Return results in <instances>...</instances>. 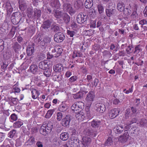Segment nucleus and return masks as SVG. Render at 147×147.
Returning a JSON list of instances; mask_svg holds the SVG:
<instances>
[{"mask_svg":"<svg viewBox=\"0 0 147 147\" xmlns=\"http://www.w3.org/2000/svg\"><path fill=\"white\" fill-rule=\"evenodd\" d=\"M34 16L37 19L40 17L41 15V11L40 9H35L34 10Z\"/></svg>","mask_w":147,"mask_h":147,"instance_id":"c9c22d12","label":"nucleus"},{"mask_svg":"<svg viewBox=\"0 0 147 147\" xmlns=\"http://www.w3.org/2000/svg\"><path fill=\"white\" fill-rule=\"evenodd\" d=\"M94 108L96 111L101 114L106 110V107L104 104L102 103H96L94 106Z\"/></svg>","mask_w":147,"mask_h":147,"instance_id":"20e7f679","label":"nucleus"},{"mask_svg":"<svg viewBox=\"0 0 147 147\" xmlns=\"http://www.w3.org/2000/svg\"><path fill=\"white\" fill-rule=\"evenodd\" d=\"M81 57L80 54V53L77 52V51L74 52L72 55V58L74 59L76 57Z\"/></svg>","mask_w":147,"mask_h":147,"instance_id":"69168bd1","label":"nucleus"},{"mask_svg":"<svg viewBox=\"0 0 147 147\" xmlns=\"http://www.w3.org/2000/svg\"><path fill=\"white\" fill-rule=\"evenodd\" d=\"M132 112V115L135 116L137 113V110L136 107H131V110Z\"/></svg>","mask_w":147,"mask_h":147,"instance_id":"5fc2aeb1","label":"nucleus"},{"mask_svg":"<svg viewBox=\"0 0 147 147\" xmlns=\"http://www.w3.org/2000/svg\"><path fill=\"white\" fill-rule=\"evenodd\" d=\"M101 124V122L100 121H96L94 120L90 123V126L94 128L98 127Z\"/></svg>","mask_w":147,"mask_h":147,"instance_id":"aec40b11","label":"nucleus"},{"mask_svg":"<svg viewBox=\"0 0 147 147\" xmlns=\"http://www.w3.org/2000/svg\"><path fill=\"white\" fill-rule=\"evenodd\" d=\"M93 4L92 0H86L84 3V5L87 9H89L91 7Z\"/></svg>","mask_w":147,"mask_h":147,"instance_id":"c85d7f7f","label":"nucleus"},{"mask_svg":"<svg viewBox=\"0 0 147 147\" xmlns=\"http://www.w3.org/2000/svg\"><path fill=\"white\" fill-rule=\"evenodd\" d=\"M53 127V123L51 121L47 122L45 123H44L41 127L40 130V133L43 135L45 136L51 132Z\"/></svg>","mask_w":147,"mask_h":147,"instance_id":"f257e3e1","label":"nucleus"},{"mask_svg":"<svg viewBox=\"0 0 147 147\" xmlns=\"http://www.w3.org/2000/svg\"><path fill=\"white\" fill-rule=\"evenodd\" d=\"M114 130L116 133H121L124 130L122 125H119L114 128Z\"/></svg>","mask_w":147,"mask_h":147,"instance_id":"473e14b6","label":"nucleus"},{"mask_svg":"<svg viewBox=\"0 0 147 147\" xmlns=\"http://www.w3.org/2000/svg\"><path fill=\"white\" fill-rule=\"evenodd\" d=\"M117 7L118 10L120 11H124L125 9L124 8V3L121 1H119L118 3L117 4Z\"/></svg>","mask_w":147,"mask_h":147,"instance_id":"a878e982","label":"nucleus"},{"mask_svg":"<svg viewBox=\"0 0 147 147\" xmlns=\"http://www.w3.org/2000/svg\"><path fill=\"white\" fill-rule=\"evenodd\" d=\"M113 144V142L111 138L109 137L106 140L105 143V145L106 146H110Z\"/></svg>","mask_w":147,"mask_h":147,"instance_id":"a19ab883","label":"nucleus"},{"mask_svg":"<svg viewBox=\"0 0 147 147\" xmlns=\"http://www.w3.org/2000/svg\"><path fill=\"white\" fill-rule=\"evenodd\" d=\"M10 98V105L11 106L13 105H16L17 103V102L16 100V98H14L11 99Z\"/></svg>","mask_w":147,"mask_h":147,"instance_id":"338daca9","label":"nucleus"},{"mask_svg":"<svg viewBox=\"0 0 147 147\" xmlns=\"http://www.w3.org/2000/svg\"><path fill=\"white\" fill-rule=\"evenodd\" d=\"M83 3L80 0H77L75 1L74 5V7L76 9H81L83 6Z\"/></svg>","mask_w":147,"mask_h":147,"instance_id":"4be33fe9","label":"nucleus"},{"mask_svg":"<svg viewBox=\"0 0 147 147\" xmlns=\"http://www.w3.org/2000/svg\"><path fill=\"white\" fill-rule=\"evenodd\" d=\"M23 124V122L20 120L18 119L17 121L15 122L13 124V127L14 128H20Z\"/></svg>","mask_w":147,"mask_h":147,"instance_id":"72a5a7b5","label":"nucleus"},{"mask_svg":"<svg viewBox=\"0 0 147 147\" xmlns=\"http://www.w3.org/2000/svg\"><path fill=\"white\" fill-rule=\"evenodd\" d=\"M29 69L30 72L33 74H36L38 72L37 66L35 64H32L30 67Z\"/></svg>","mask_w":147,"mask_h":147,"instance_id":"412c9836","label":"nucleus"},{"mask_svg":"<svg viewBox=\"0 0 147 147\" xmlns=\"http://www.w3.org/2000/svg\"><path fill=\"white\" fill-rule=\"evenodd\" d=\"M100 48V46L98 44H95L92 46V49L95 51H98Z\"/></svg>","mask_w":147,"mask_h":147,"instance_id":"052dcab7","label":"nucleus"},{"mask_svg":"<svg viewBox=\"0 0 147 147\" xmlns=\"http://www.w3.org/2000/svg\"><path fill=\"white\" fill-rule=\"evenodd\" d=\"M57 119L58 121H60L63 117V114L61 112H58L57 113Z\"/></svg>","mask_w":147,"mask_h":147,"instance_id":"0e129e2a","label":"nucleus"},{"mask_svg":"<svg viewBox=\"0 0 147 147\" xmlns=\"http://www.w3.org/2000/svg\"><path fill=\"white\" fill-rule=\"evenodd\" d=\"M51 29L53 30L55 32H57L59 30V26L53 24L51 27Z\"/></svg>","mask_w":147,"mask_h":147,"instance_id":"3c124183","label":"nucleus"},{"mask_svg":"<svg viewBox=\"0 0 147 147\" xmlns=\"http://www.w3.org/2000/svg\"><path fill=\"white\" fill-rule=\"evenodd\" d=\"M129 137L128 131L125 132L123 135L120 136L118 138L119 141L121 143L126 142Z\"/></svg>","mask_w":147,"mask_h":147,"instance_id":"2eb2a0df","label":"nucleus"},{"mask_svg":"<svg viewBox=\"0 0 147 147\" xmlns=\"http://www.w3.org/2000/svg\"><path fill=\"white\" fill-rule=\"evenodd\" d=\"M12 90V91L10 90V93H12L13 92L14 93L17 92L18 93L20 92V88L18 87H13V89H11Z\"/></svg>","mask_w":147,"mask_h":147,"instance_id":"e2e57ef3","label":"nucleus"},{"mask_svg":"<svg viewBox=\"0 0 147 147\" xmlns=\"http://www.w3.org/2000/svg\"><path fill=\"white\" fill-rule=\"evenodd\" d=\"M120 110L119 108L114 109L110 111L109 114V117L113 119L116 117L120 112Z\"/></svg>","mask_w":147,"mask_h":147,"instance_id":"9d476101","label":"nucleus"},{"mask_svg":"<svg viewBox=\"0 0 147 147\" xmlns=\"http://www.w3.org/2000/svg\"><path fill=\"white\" fill-rule=\"evenodd\" d=\"M41 40V38L40 36H36L34 38V41L36 43L39 42Z\"/></svg>","mask_w":147,"mask_h":147,"instance_id":"774afa93","label":"nucleus"},{"mask_svg":"<svg viewBox=\"0 0 147 147\" xmlns=\"http://www.w3.org/2000/svg\"><path fill=\"white\" fill-rule=\"evenodd\" d=\"M102 54L103 57H107L109 58H110L112 55L111 52L107 50H105L102 52Z\"/></svg>","mask_w":147,"mask_h":147,"instance_id":"c03bdc74","label":"nucleus"},{"mask_svg":"<svg viewBox=\"0 0 147 147\" xmlns=\"http://www.w3.org/2000/svg\"><path fill=\"white\" fill-rule=\"evenodd\" d=\"M51 76L52 77L53 79L55 80H59L60 77V75L59 74H57L55 72H53Z\"/></svg>","mask_w":147,"mask_h":147,"instance_id":"864d4df0","label":"nucleus"},{"mask_svg":"<svg viewBox=\"0 0 147 147\" xmlns=\"http://www.w3.org/2000/svg\"><path fill=\"white\" fill-rule=\"evenodd\" d=\"M51 39L49 37H45L43 40L40 42V45L45 48L47 46L50 45Z\"/></svg>","mask_w":147,"mask_h":147,"instance_id":"f8f14e48","label":"nucleus"},{"mask_svg":"<svg viewBox=\"0 0 147 147\" xmlns=\"http://www.w3.org/2000/svg\"><path fill=\"white\" fill-rule=\"evenodd\" d=\"M52 70L49 68H46L43 71L44 75L47 77H49L51 76Z\"/></svg>","mask_w":147,"mask_h":147,"instance_id":"bb28decb","label":"nucleus"},{"mask_svg":"<svg viewBox=\"0 0 147 147\" xmlns=\"http://www.w3.org/2000/svg\"><path fill=\"white\" fill-rule=\"evenodd\" d=\"M67 109V107L65 105L61 104L59 107V111L64 112Z\"/></svg>","mask_w":147,"mask_h":147,"instance_id":"37998d69","label":"nucleus"},{"mask_svg":"<svg viewBox=\"0 0 147 147\" xmlns=\"http://www.w3.org/2000/svg\"><path fill=\"white\" fill-rule=\"evenodd\" d=\"M84 132L86 136H90V138L95 137L96 135V132L91 128H87Z\"/></svg>","mask_w":147,"mask_h":147,"instance_id":"1a4fd4ad","label":"nucleus"},{"mask_svg":"<svg viewBox=\"0 0 147 147\" xmlns=\"http://www.w3.org/2000/svg\"><path fill=\"white\" fill-rule=\"evenodd\" d=\"M13 49L14 50L16 53L20 52L21 46L17 42H15L12 46Z\"/></svg>","mask_w":147,"mask_h":147,"instance_id":"6ab92c4d","label":"nucleus"},{"mask_svg":"<svg viewBox=\"0 0 147 147\" xmlns=\"http://www.w3.org/2000/svg\"><path fill=\"white\" fill-rule=\"evenodd\" d=\"M54 111L55 110L54 109H51L49 110L46 114L45 115L46 118H50Z\"/></svg>","mask_w":147,"mask_h":147,"instance_id":"49530a36","label":"nucleus"},{"mask_svg":"<svg viewBox=\"0 0 147 147\" xmlns=\"http://www.w3.org/2000/svg\"><path fill=\"white\" fill-rule=\"evenodd\" d=\"M97 7L98 11L100 14L103 13L104 11V8L101 4H99L98 5Z\"/></svg>","mask_w":147,"mask_h":147,"instance_id":"603ef678","label":"nucleus"},{"mask_svg":"<svg viewBox=\"0 0 147 147\" xmlns=\"http://www.w3.org/2000/svg\"><path fill=\"white\" fill-rule=\"evenodd\" d=\"M8 65V63L7 62V63L6 62H3V65H1V70L2 71L4 70V71L5 72L6 69H8V70H9V67H7Z\"/></svg>","mask_w":147,"mask_h":147,"instance_id":"58836bf2","label":"nucleus"},{"mask_svg":"<svg viewBox=\"0 0 147 147\" xmlns=\"http://www.w3.org/2000/svg\"><path fill=\"white\" fill-rule=\"evenodd\" d=\"M48 62L46 60L41 61L39 62L38 64L39 68L43 70L45 69L48 67Z\"/></svg>","mask_w":147,"mask_h":147,"instance_id":"a211bd4d","label":"nucleus"},{"mask_svg":"<svg viewBox=\"0 0 147 147\" xmlns=\"http://www.w3.org/2000/svg\"><path fill=\"white\" fill-rule=\"evenodd\" d=\"M71 109L73 112L75 113L79 111L78 106L76 105V102L73 104L71 107Z\"/></svg>","mask_w":147,"mask_h":147,"instance_id":"8fccbe9b","label":"nucleus"},{"mask_svg":"<svg viewBox=\"0 0 147 147\" xmlns=\"http://www.w3.org/2000/svg\"><path fill=\"white\" fill-rule=\"evenodd\" d=\"M132 113H131L130 109H127L125 112V117L126 119L129 118V116H131Z\"/></svg>","mask_w":147,"mask_h":147,"instance_id":"79ce46f5","label":"nucleus"},{"mask_svg":"<svg viewBox=\"0 0 147 147\" xmlns=\"http://www.w3.org/2000/svg\"><path fill=\"white\" fill-rule=\"evenodd\" d=\"M42 11L45 13L50 14L52 13V10L49 7L48 4H45L42 7Z\"/></svg>","mask_w":147,"mask_h":147,"instance_id":"5701e85b","label":"nucleus"},{"mask_svg":"<svg viewBox=\"0 0 147 147\" xmlns=\"http://www.w3.org/2000/svg\"><path fill=\"white\" fill-rule=\"evenodd\" d=\"M34 44L33 43L27 47L26 53L28 56H30L33 54L34 52Z\"/></svg>","mask_w":147,"mask_h":147,"instance_id":"4468645a","label":"nucleus"},{"mask_svg":"<svg viewBox=\"0 0 147 147\" xmlns=\"http://www.w3.org/2000/svg\"><path fill=\"white\" fill-rule=\"evenodd\" d=\"M53 13L54 14V15L55 18H61L64 14L62 12L57 10L53 11Z\"/></svg>","mask_w":147,"mask_h":147,"instance_id":"2f4dec72","label":"nucleus"},{"mask_svg":"<svg viewBox=\"0 0 147 147\" xmlns=\"http://www.w3.org/2000/svg\"><path fill=\"white\" fill-rule=\"evenodd\" d=\"M19 7L21 10L22 11L24 10L27 7L26 5L24 3H20Z\"/></svg>","mask_w":147,"mask_h":147,"instance_id":"13d9d810","label":"nucleus"},{"mask_svg":"<svg viewBox=\"0 0 147 147\" xmlns=\"http://www.w3.org/2000/svg\"><path fill=\"white\" fill-rule=\"evenodd\" d=\"M62 49L59 46H56L54 49L52 50L53 52L56 53L55 54L57 57L59 56L61 53H62Z\"/></svg>","mask_w":147,"mask_h":147,"instance_id":"b1692460","label":"nucleus"},{"mask_svg":"<svg viewBox=\"0 0 147 147\" xmlns=\"http://www.w3.org/2000/svg\"><path fill=\"white\" fill-rule=\"evenodd\" d=\"M142 46L140 45H138L136 46L135 48V51L134 52V54H138L142 51Z\"/></svg>","mask_w":147,"mask_h":147,"instance_id":"f704fd0d","label":"nucleus"},{"mask_svg":"<svg viewBox=\"0 0 147 147\" xmlns=\"http://www.w3.org/2000/svg\"><path fill=\"white\" fill-rule=\"evenodd\" d=\"M67 35H69L71 37H73L76 33L74 31L69 30H67Z\"/></svg>","mask_w":147,"mask_h":147,"instance_id":"680f3d73","label":"nucleus"},{"mask_svg":"<svg viewBox=\"0 0 147 147\" xmlns=\"http://www.w3.org/2000/svg\"><path fill=\"white\" fill-rule=\"evenodd\" d=\"M76 105L78 106L79 111H81L84 108V104L82 102H76Z\"/></svg>","mask_w":147,"mask_h":147,"instance_id":"ea45409f","label":"nucleus"},{"mask_svg":"<svg viewBox=\"0 0 147 147\" xmlns=\"http://www.w3.org/2000/svg\"><path fill=\"white\" fill-rule=\"evenodd\" d=\"M91 139L89 137H84L82 140V147H87L90 145L91 142Z\"/></svg>","mask_w":147,"mask_h":147,"instance_id":"9b49d317","label":"nucleus"},{"mask_svg":"<svg viewBox=\"0 0 147 147\" xmlns=\"http://www.w3.org/2000/svg\"><path fill=\"white\" fill-rule=\"evenodd\" d=\"M35 142V138L32 137H30L28 140L27 141L26 143H28L27 145H31L33 144Z\"/></svg>","mask_w":147,"mask_h":147,"instance_id":"a18cd8bd","label":"nucleus"},{"mask_svg":"<svg viewBox=\"0 0 147 147\" xmlns=\"http://www.w3.org/2000/svg\"><path fill=\"white\" fill-rule=\"evenodd\" d=\"M65 36L64 34L61 32H58L54 35V40L57 42H62L64 39Z\"/></svg>","mask_w":147,"mask_h":147,"instance_id":"423d86ee","label":"nucleus"},{"mask_svg":"<svg viewBox=\"0 0 147 147\" xmlns=\"http://www.w3.org/2000/svg\"><path fill=\"white\" fill-rule=\"evenodd\" d=\"M54 72H60L63 70V67L62 64H57L53 67Z\"/></svg>","mask_w":147,"mask_h":147,"instance_id":"f3484780","label":"nucleus"},{"mask_svg":"<svg viewBox=\"0 0 147 147\" xmlns=\"http://www.w3.org/2000/svg\"><path fill=\"white\" fill-rule=\"evenodd\" d=\"M51 24V22L49 20H47L45 21L42 24L41 27V31L43 35H45L48 33Z\"/></svg>","mask_w":147,"mask_h":147,"instance_id":"f03ea898","label":"nucleus"},{"mask_svg":"<svg viewBox=\"0 0 147 147\" xmlns=\"http://www.w3.org/2000/svg\"><path fill=\"white\" fill-rule=\"evenodd\" d=\"M33 10L31 8H28L27 9V16L29 18H31L32 13Z\"/></svg>","mask_w":147,"mask_h":147,"instance_id":"4d7b16f0","label":"nucleus"},{"mask_svg":"<svg viewBox=\"0 0 147 147\" xmlns=\"http://www.w3.org/2000/svg\"><path fill=\"white\" fill-rule=\"evenodd\" d=\"M11 22L14 25L18 24L19 22L18 17L15 16L14 13L11 16Z\"/></svg>","mask_w":147,"mask_h":147,"instance_id":"393cba45","label":"nucleus"},{"mask_svg":"<svg viewBox=\"0 0 147 147\" xmlns=\"http://www.w3.org/2000/svg\"><path fill=\"white\" fill-rule=\"evenodd\" d=\"M116 11V10L114 7H112L111 8L109 6L108 9H107L105 10L106 14L107 16L109 17L114 15Z\"/></svg>","mask_w":147,"mask_h":147,"instance_id":"ddd939ff","label":"nucleus"},{"mask_svg":"<svg viewBox=\"0 0 147 147\" xmlns=\"http://www.w3.org/2000/svg\"><path fill=\"white\" fill-rule=\"evenodd\" d=\"M50 3L51 6L53 8L58 9L60 7L61 4L59 0H51Z\"/></svg>","mask_w":147,"mask_h":147,"instance_id":"dca6fc26","label":"nucleus"},{"mask_svg":"<svg viewBox=\"0 0 147 147\" xmlns=\"http://www.w3.org/2000/svg\"><path fill=\"white\" fill-rule=\"evenodd\" d=\"M63 9L64 11H67L70 14L74 13L75 12L73 10L71 5L67 2H63Z\"/></svg>","mask_w":147,"mask_h":147,"instance_id":"39448f33","label":"nucleus"},{"mask_svg":"<svg viewBox=\"0 0 147 147\" xmlns=\"http://www.w3.org/2000/svg\"><path fill=\"white\" fill-rule=\"evenodd\" d=\"M88 17L87 15H86L85 13V14H80L78 15L76 19L77 22L80 24H82L85 22L86 21Z\"/></svg>","mask_w":147,"mask_h":147,"instance_id":"6e6552de","label":"nucleus"},{"mask_svg":"<svg viewBox=\"0 0 147 147\" xmlns=\"http://www.w3.org/2000/svg\"><path fill=\"white\" fill-rule=\"evenodd\" d=\"M95 97L94 93L93 91H90L87 94L85 100L86 102V105L87 107H89L90 106Z\"/></svg>","mask_w":147,"mask_h":147,"instance_id":"7ed1b4c3","label":"nucleus"},{"mask_svg":"<svg viewBox=\"0 0 147 147\" xmlns=\"http://www.w3.org/2000/svg\"><path fill=\"white\" fill-rule=\"evenodd\" d=\"M141 126H146L147 125V120L145 119H142L140 121Z\"/></svg>","mask_w":147,"mask_h":147,"instance_id":"de8ad7c7","label":"nucleus"},{"mask_svg":"<svg viewBox=\"0 0 147 147\" xmlns=\"http://www.w3.org/2000/svg\"><path fill=\"white\" fill-rule=\"evenodd\" d=\"M32 94V97L34 99H35L37 98L38 96L40 94L39 92L35 89H34L31 91Z\"/></svg>","mask_w":147,"mask_h":147,"instance_id":"e433bc0d","label":"nucleus"},{"mask_svg":"<svg viewBox=\"0 0 147 147\" xmlns=\"http://www.w3.org/2000/svg\"><path fill=\"white\" fill-rule=\"evenodd\" d=\"M71 120V116L70 115H67L61 120V123L62 126L68 127H69Z\"/></svg>","mask_w":147,"mask_h":147,"instance_id":"0eeeda50","label":"nucleus"},{"mask_svg":"<svg viewBox=\"0 0 147 147\" xmlns=\"http://www.w3.org/2000/svg\"><path fill=\"white\" fill-rule=\"evenodd\" d=\"M74 113L76 114V117L78 119H84V113L82 111H78Z\"/></svg>","mask_w":147,"mask_h":147,"instance_id":"c756f323","label":"nucleus"},{"mask_svg":"<svg viewBox=\"0 0 147 147\" xmlns=\"http://www.w3.org/2000/svg\"><path fill=\"white\" fill-rule=\"evenodd\" d=\"M20 53H16V56L18 59H21L24 57V55H25V53H23L22 54L20 55Z\"/></svg>","mask_w":147,"mask_h":147,"instance_id":"6e6d98bb","label":"nucleus"},{"mask_svg":"<svg viewBox=\"0 0 147 147\" xmlns=\"http://www.w3.org/2000/svg\"><path fill=\"white\" fill-rule=\"evenodd\" d=\"M70 16L66 13H64L63 15V20L64 22L67 24L70 21Z\"/></svg>","mask_w":147,"mask_h":147,"instance_id":"4c0bfd02","label":"nucleus"},{"mask_svg":"<svg viewBox=\"0 0 147 147\" xmlns=\"http://www.w3.org/2000/svg\"><path fill=\"white\" fill-rule=\"evenodd\" d=\"M80 89L82 92H84L85 94L88 92V90L86 88V86L84 84L80 86Z\"/></svg>","mask_w":147,"mask_h":147,"instance_id":"09e8293b","label":"nucleus"},{"mask_svg":"<svg viewBox=\"0 0 147 147\" xmlns=\"http://www.w3.org/2000/svg\"><path fill=\"white\" fill-rule=\"evenodd\" d=\"M132 48V46L129 45L127 46V48L126 49V51L128 54H129L133 52V50L131 49Z\"/></svg>","mask_w":147,"mask_h":147,"instance_id":"bf43d9fd","label":"nucleus"},{"mask_svg":"<svg viewBox=\"0 0 147 147\" xmlns=\"http://www.w3.org/2000/svg\"><path fill=\"white\" fill-rule=\"evenodd\" d=\"M61 139L63 141H66L69 138V134L67 132L62 133L60 135Z\"/></svg>","mask_w":147,"mask_h":147,"instance_id":"7c9ffc66","label":"nucleus"},{"mask_svg":"<svg viewBox=\"0 0 147 147\" xmlns=\"http://www.w3.org/2000/svg\"><path fill=\"white\" fill-rule=\"evenodd\" d=\"M84 94L81 91H79L78 92L73 94V98L75 99L82 98L84 96Z\"/></svg>","mask_w":147,"mask_h":147,"instance_id":"cd10ccee","label":"nucleus"}]
</instances>
